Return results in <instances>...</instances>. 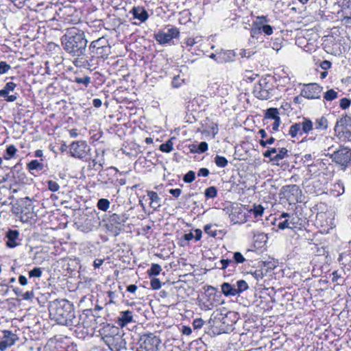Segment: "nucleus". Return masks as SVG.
I'll use <instances>...</instances> for the list:
<instances>
[{
  "label": "nucleus",
  "instance_id": "obj_1",
  "mask_svg": "<svg viewBox=\"0 0 351 351\" xmlns=\"http://www.w3.org/2000/svg\"><path fill=\"white\" fill-rule=\"evenodd\" d=\"M49 316L58 324L67 326H77L81 324L80 320L87 317L83 314L77 317L73 305L66 300H56L49 306Z\"/></svg>",
  "mask_w": 351,
  "mask_h": 351
},
{
  "label": "nucleus",
  "instance_id": "obj_2",
  "mask_svg": "<svg viewBox=\"0 0 351 351\" xmlns=\"http://www.w3.org/2000/svg\"><path fill=\"white\" fill-rule=\"evenodd\" d=\"M60 40L64 50L71 56L78 59L85 55L88 40L83 30L71 28L67 30Z\"/></svg>",
  "mask_w": 351,
  "mask_h": 351
},
{
  "label": "nucleus",
  "instance_id": "obj_3",
  "mask_svg": "<svg viewBox=\"0 0 351 351\" xmlns=\"http://www.w3.org/2000/svg\"><path fill=\"white\" fill-rule=\"evenodd\" d=\"M102 335V340L112 351H119L125 348V341L118 327L108 325L103 329Z\"/></svg>",
  "mask_w": 351,
  "mask_h": 351
},
{
  "label": "nucleus",
  "instance_id": "obj_4",
  "mask_svg": "<svg viewBox=\"0 0 351 351\" xmlns=\"http://www.w3.org/2000/svg\"><path fill=\"white\" fill-rule=\"evenodd\" d=\"M88 49L93 58H105L110 53V46L105 37H101L90 43Z\"/></svg>",
  "mask_w": 351,
  "mask_h": 351
},
{
  "label": "nucleus",
  "instance_id": "obj_5",
  "mask_svg": "<svg viewBox=\"0 0 351 351\" xmlns=\"http://www.w3.org/2000/svg\"><path fill=\"white\" fill-rule=\"evenodd\" d=\"M326 156H329L332 161L339 165L343 170L351 166V149L348 147L340 146L338 149Z\"/></svg>",
  "mask_w": 351,
  "mask_h": 351
},
{
  "label": "nucleus",
  "instance_id": "obj_6",
  "mask_svg": "<svg viewBox=\"0 0 351 351\" xmlns=\"http://www.w3.org/2000/svg\"><path fill=\"white\" fill-rule=\"evenodd\" d=\"M161 341L154 333L143 334L138 340V351H158Z\"/></svg>",
  "mask_w": 351,
  "mask_h": 351
},
{
  "label": "nucleus",
  "instance_id": "obj_7",
  "mask_svg": "<svg viewBox=\"0 0 351 351\" xmlns=\"http://www.w3.org/2000/svg\"><path fill=\"white\" fill-rule=\"evenodd\" d=\"M334 130L339 138L351 141V117L345 116L337 120Z\"/></svg>",
  "mask_w": 351,
  "mask_h": 351
},
{
  "label": "nucleus",
  "instance_id": "obj_8",
  "mask_svg": "<svg viewBox=\"0 0 351 351\" xmlns=\"http://www.w3.org/2000/svg\"><path fill=\"white\" fill-rule=\"evenodd\" d=\"M313 129V122L310 119L304 117L301 122L291 125L289 135L291 138H295L298 136H302L304 134H308Z\"/></svg>",
  "mask_w": 351,
  "mask_h": 351
},
{
  "label": "nucleus",
  "instance_id": "obj_9",
  "mask_svg": "<svg viewBox=\"0 0 351 351\" xmlns=\"http://www.w3.org/2000/svg\"><path fill=\"white\" fill-rule=\"evenodd\" d=\"M90 151V147L86 141H73L69 145V152L72 157L84 160Z\"/></svg>",
  "mask_w": 351,
  "mask_h": 351
},
{
  "label": "nucleus",
  "instance_id": "obj_10",
  "mask_svg": "<svg viewBox=\"0 0 351 351\" xmlns=\"http://www.w3.org/2000/svg\"><path fill=\"white\" fill-rule=\"evenodd\" d=\"M322 91V87L316 83L304 84L302 89L300 96L308 99H319Z\"/></svg>",
  "mask_w": 351,
  "mask_h": 351
},
{
  "label": "nucleus",
  "instance_id": "obj_11",
  "mask_svg": "<svg viewBox=\"0 0 351 351\" xmlns=\"http://www.w3.org/2000/svg\"><path fill=\"white\" fill-rule=\"evenodd\" d=\"M254 94L260 99H268L272 96V89L265 79L261 80L255 86Z\"/></svg>",
  "mask_w": 351,
  "mask_h": 351
},
{
  "label": "nucleus",
  "instance_id": "obj_12",
  "mask_svg": "<svg viewBox=\"0 0 351 351\" xmlns=\"http://www.w3.org/2000/svg\"><path fill=\"white\" fill-rule=\"evenodd\" d=\"M180 35V31L177 27H171L167 29V32H159L155 34L156 40L161 45L169 43L173 38H178Z\"/></svg>",
  "mask_w": 351,
  "mask_h": 351
},
{
  "label": "nucleus",
  "instance_id": "obj_13",
  "mask_svg": "<svg viewBox=\"0 0 351 351\" xmlns=\"http://www.w3.org/2000/svg\"><path fill=\"white\" fill-rule=\"evenodd\" d=\"M17 340L18 337L15 334L10 330H4L3 339L0 341V350H5L13 346Z\"/></svg>",
  "mask_w": 351,
  "mask_h": 351
},
{
  "label": "nucleus",
  "instance_id": "obj_14",
  "mask_svg": "<svg viewBox=\"0 0 351 351\" xmlns=\"http://www.w3.org/2000/svg\"><path fill=\"white\" fill-rule=\"evenodd\" d=\"M16 87V84L10 82L6 83L3 89L0 90V97H3L8 102H13L16 100L17 95H10V92L13 91Z\"/></svg>",
  "mask_w": 351,
  "mask_h": 351
},
{
  "label": "nucleus",
  "instance_id": "obj_15",
  "mask_svg": "<svg viewBox=\"0 0 351 351\" xmlns=\"http://www.w3.org/2000/svg\"><path fill=\"white\" fill-rule=\"evenodd\" d=\"M301 193L300 187L296 184L286 185L282 187L281 194L284 197L292 201L294 198L292 196L298 197Z\"/></svg>",
  "mask_w": 351,
  "mask_h": 351
},
{
  "label": "nucleus",
  "instance_id": "obj_16",
  "mask_svg": "<svg viewBox=\"0 0 351 351\" xmlns=\"http://www.w3.org/2000/svg\"><path fill=\"white\" fill-rule=\"evenodd\" d=\"M19 232L17 230H9L5 235L8 239L6 245L10 248H14L20 244Z\"/></svg>",
  "mask_w": 351,
  "mask_h": 351
},
{
  "label": "nucleus",
  "instance_id": "obj_17",
  "mask_svg": "<svg viewBox=\"0 0 351 351\" xmlns=\"http://www.w3.org/2000/svg\"><path fill=\"white\" fill-rule=\"evenodd\" d=\"M236 53L232 50H221L219 51L218 64L233 62Z\"/></svg>",
  "mask_w": 351,
  "mask_h": 351
},
{
  "label": "nucleus",
  "instance_id": "obj_18",
  "mask_svg": "<svg viewBox=\"0 0 351 351\" xmlns=\"http://www.w3.org/2000/svg\"><path fill=\"white\" fill-rule=\"evenodd\" d=\"M300 219L294 215H291L288 219H285L284 221H280L278 224V228L280 230H285L286 228L293 229L296 228V224Z\"/></svg>",
  "mask_w": 351,
  "mask_h": 351
},
{
  "label": "nucleus",
  "instance_id": "obj_19",
  "mask_svg": "<svg viewBox=\"0 0 351 351\" xmlns=\"http://www.w3.org/2000/svg\"><path fill=\"white\" fill-rule=\"evenodd\" d=\"M131 13L134 19L139 20L141 23L146 21L149 17L147 10L144 7L141 6L134 7L131 10Z\"/></svg>",
  "mask_w": 351,
  "mask_h": 351
},
{
  "label": "nucleus",
  "instance_id": "obj_20",
  "mask_svg": "<svg viewBox=\"0 0 351 351\" xmlns=\"http://www.w3.org/2000/svg\"><path fill=\"white\" fill-rule=\"evenodd\" d=\"M133 322V315L132 311L128 310L120 312L118 317L117 324L121 327H124L129 323Z\"/></svg>",
  "mask_w": 351,
  "mask_h": 351
},
{
  "label": "nucleus",
  "instance_id": "obj_21",
  "mask_svg": "<svg viewBox=\"0 0 351 351\" xmlns=\"http://www.w3.org/2000/svg\"><path fill=\"white\" fill-rule=\"evenodd\" d=\"M147 195L150 200L149 206L154 210H157L161 206V198L156 192L147 191Z\"/></svg>",
  "mask_w": 351,
  "mask_h": 351
},
{
  "label": "nucleus",
  "instance_id": "obj_22",
  "mask_svg": "<svg viewBox=\"0 0 351 351\" xmlns=\"http://www.w3.org/2000/svg\"><path fill=\"white\" fill-rule=\"evenodd\" d=\"M345 191L344 184L341 180L336 182L332 186L331 193L332 195L338 197L342 195Z\"/></svg>",
  "mask_w": 351,
  "mask_h": 351
},
{
  "label": "nucleus",
  "instance_id": "obj_23",
  "mask_svg": "<svg viewBox=\"0 0 351 351\" xmlns=\"http://www.w3.org/2000/svg\"><path fill=\"white\" fill-rule=\"evenodd\" d=\"M129 219V215L126 213L118 215L116 213L110 216V221L116 224L121 225L125 223Z\"/></svg>",
  "mask_w": 351,
  "mask_h": 351
},
{
  "label": "nucleus",
  "instance_id": "obj_24",
  "mask_svg": "<svg viewBox=\"0 0 351 351\" xmlns=\"http://www.w3.org/2000/svg\"><path fill=\"white\" fill-rule=\"evenodd\" d=\"M221 291L226 296H234L237 295L235 287L228 282H224L221 285Z\"/></svg>",
  "mask_w": 351,
  "mask_h": 351
},
{
  "label": "nucleus",
  "instance_id": "obj_25",
  "mask_svg": "<svg viewBox=\"0 0 351 351\" xmlns=\"http://www.w3.org/2000/svg\"><path fill=\"white\" fill-rule=\"evenodd\" d=\"M315 129L317 130H326L328 128V120L325 117H321L315 119L313 123Z\"/></svg>",
  "mask_w": 351,
  "mask_h": 351
},
{
  "label": "nucleus",
  "instance_id": "obj_26",
  "mask_svg": "<svg viewBox=\"0 0 351 351\" xmlns=\"http://www.w3.org/2000/svg\"><path fill=\"white\" fill-rule=\"evenodd\" d=\"M268 22V19L265 16H258L256 19V21L254 22L253 25L256 26L255 28H252V32L254 34L256 33L257 30H258V27L266 25Z\"/></svg>",
  "mask_w": 351,
  "mask_h": 351
},
{
  "label": "nucleus",
  "instance_id": "obj_27",
  "mask_svg": "<svg viewBox=\"0 0 351 351\" xmlns=\"http://www.w3.org/2000/svg\"><path fill=\"white\" fill-rule=\"evenodd\" d=\"M265 208L261 204H254L253 208L249 210V213L252 214L255 218L263 216Z\"/></svg>",
  "mask_w": 351,
  "mask_h": 351
},
{
  "label": "nucleus",
  "instance_id": "obj_28",
  "mask_svg": "<svg viewBox=\"0 0 351 351\" xmlns=\"http://www.w3.org/2000/svg\"><path fill=\"white\" fill-rule=\"evenodd\" d=\"M288 156V150L285 147H282L278 150V152L271 158V161L277 162L284 159Z\"/></svg>",
  "mask_w": 351,
  "mask_h": 351
},
{
  "label": "nucleus",
  "instance_id": "obj_29",
  "mask_svg": "<svg viewBox=\"0 0 351 351\" xmlns=\"http://www.w3.org/2000/svg\"><path fill=\"white\" fill-rule=\"evenodd\" d=\"M193 147L191 149V152L193 153H204L208 149V143L205 141L201 142L198 145H192Z\"/></svg>",
  "mask_w": 351,
  "mask_h": 351
},
{
  "label": "nucleus",
  "instance_id": "obj_30",
  "mask_svg": "<svg viewBox=\"0 0 351 351\" xmlns=\"http://www.w3.org/2000/svg\"><path fill=\"white\" fill-rule=\"evenodd\" d=\"M98 180L103 184H112L113 180L108 178V174L106 170L99 171Z\"/></svg>",
  "mask_w": 351,
  "mask_h": 351
},
{
  "label": "nucleus",
  "instance_id": "obj_31",
  "mask_svg": "<svg viewBox=\"0 0 351 351\" xmlns=\"http://www.w3.org/2000/svg\"><path fill=\"white\" fill-rule=\"evenodd\" d=\"M279 111L276 108H269L266 110L265 117L267 119H271L276 120V119L280 118L278 116Z\"/></svg>",
  "mask_w": 351,
  "mask_h": 351
},
{
  "label": "nucleus",
  "instance_id": "obj_32",
  "mask_svg": "<svg viewBox=\"0 0 351 351\" xmlns=\"http://www.w3.org/2000/svg\"><path fill=\"white\" fill-rule=\"evenodd\" d=\"M110 202L108 199L105 198H101L98 200L97 206L99 210L102 211H106L110 207Z\"/></svg>",
  "mask_w": 351,
  "mask_h": 351
},
{
  "label": "nucleus",
  "instance_id": "obj_33",
  "mask_svg": "<svg viewBox=\"0 0 351 351\" xmlns=\"http://www.w3.org/2000/svg\"><path fill=\"white\" fill-rule=\"evenodd\" d=\"M237 288H235V290L237 292V295L240 294L244 291H246L249 288L247 283L244 280H238L237 282Z\"/></svg>",
  "mask_w": 351,
  "mask_h": 351
},
{
  "label": "nucleus",
  "instance_id": "obj_34",
  "mask_svg": "<svg viewBox=\"0 0 351 351\" xmlns=\"http://www.w3.org/2000/svg\"><path fill=\"white\" fill-rule=\"evenodd\" d=\"M160 150L162 152L169 153L173 150L172 138L168 140L165 143L160 145Z\"/></svg>",
  "mask_w": 351,
  "mask_h": 351
},
{
  "label": "nucleus",
  "instance_id": "obj_35",
  "mask_svg": "<svg viewBox=\"0 0 351 351\" xmlns=\"http://www.w3.org/2000/svg\"><path fill=\"white\" fill-rule=\"evenodd\" d=\"M17 151V149L14 145H10L7 147L5 154L3 156V158L5 160H10L11 158H12L16 152Z\"/></svg>",
  "mask_w": 351,
  "mask_h": 351
},
{
  "label": "nucleus",
  "instance_id": "obj_36",
  "mask_svg": "<svg viewBox=\"0 0 351 351\" xmlns=\"http://www.w3.org/2000/svg\"><path fill=\"white\" fill-rule=\"evenodd\" d=\"M161 271L162 268L160 265L158 264L154 263L152 265L150 269L147 271V274L149 276H158Z\"/></svg>",
  "mask_w": 351,
  "mask_h": 351
},
{
  "label": "nucleus",
  "instance_id": "obj_37",
  "mask_svg": "<svg viewBox=\"0 0 351 351\" xmlns=\"http://www.w3.org/2000/svg\"><path fill=\"white\" fill-rule=\"evenodd\" d=\"M215 162L218 167H225L228 165V160L221 156L217 155L215 158Z\"/></svg>",
  "mask_w": 351,
  "mask_h": 351
},
{
  "label": "nucleus",
  "instance_id": "obj_38",
  "mask_svg": "<svg viewBox=\"0 0 351 351\" xmlns=\"http://www.w3.org/2000/svg\"><path fill=\"white\" fill-rule=\"evenodd\" d=\"M204 195L207 199L215 198L217 195V189L215 186H209L205 190Z\"/></svg>",
  "mask_w": 351,
  "mask_h": 351
},
{
  "label": "nucleus",
  "instance_id": "obj_39",
  "mask_svg": "<svg viewBox=\"0 0 351 351\" xmlns=\"http://www.w3.org/2000/svg\"><path fill=\"white\" fill-rule=\"evenodd\" d=\"M29 170H42L43 169V165L37 160H33L27 165Z\"/></svg>",
  "mask_w": 351,
  "mask_h": 351
},
{
  "label": "nucleus",
  "instance_id": "obj_40",
  "mask_svg": "<svg viewBox=\"0 0 351 351\" xmlns=\"http://www.w3.org/2000/svg\"><path fill=\"white\" fill-rule=\"evenodd\" d=\"M232 263L234 264H241L243 263L246 259L243 256V254L239 252H236L233 254V258H232Z\"/></svg>",
  "mask_w": 351,
  "mask_h": 351
},
{
  "label": "nucleus",
  "instance_id": "obj_41",
  "mask_svg": "<svg viewBox=\"0 0 351 351\" xmlns=\"http://www.w3.org/2000/svg\"><path fill=\"white\" fill-rule=\"evenodd\" d=\"M248 273L252 274V276L257 281H259L260 280H262L263 278V277L265 276V274L264 273V271H263V270L262 269H256L254 271H250Z\"/></svg>",
  "mask_w": 351,
  "mask_h": 351
},
{
  "label": "nucleus",
  "instance_id": "obj_42",
  "mask_svg": "<svg viewBox=\"0 0 351 351\" xmlns=\"http://www.w3.org/2000/svg\"><path fill=\"white\" fill-rule=\"evenodd\" d=\"M73 82H75L77 84H82L86 87H87L88 86V84L90 83L91 79L88 76H85L84 77H75Z\"/></svg>",
  "mask_w": 351,
  "mask_h": 351
},
{
  "label": "nucleus",
  "instance_id": "obj_43",
  "mask_svg": "<svg viewBox=\"0 0 351 351\" xmlns=\"http://www.w3.org/2000/svg\"><path fill=\"white\" fill-rule=\"evenodd\" d=\"M337 97V93L333 89L328 90L324 94V98L327 101H332Z\"/></svg>",
  "mask_w": 351,
  "mask_h": 351
},
{
  "label": "nucleus",
  "instance_id": "obj_44",
  "mask_svg": "<svg viewBox=\"0 0 351 351\" xmlns=\"http://www.w3.org/2000/svg\"><path fill=\"white\" fill-rule=\"evenodd\" d=\"M195 178V173L193 171H189L183 177V181L186 183H191Z\"/></svg>",
  "mask_w": 351,
  "mask_h": 351
},
{
  "label": "nucleus",
  "instance_id": "obj_45",
  "mask_svg": "<svg viewBox=\"0 0 351 351\" xmlns=\"http://www.w3.org/2000/svg\"><path fill=\"white\" fill-rule=\"evenodd\" d=\"M43 271L40 267H34L32 270L29 271V276L30 278L36 277L40 278L42 276Z\"/></svg>",
  "mask_w": 351,
  "mask_h": 351
},
{
  "label": "nucleus",
  "instance_id": "obj_46",
  "mask_svg": "<svg viewBox=\"0 0 351 351\" xmlns=\"http://www.w3.org/2000/svg\"><path fill=\"white\" fill-rule=\"evenodd\" d=\"M47 186L48 189L52 192H56L60 189L59 184L53 180H49L47 182Z\"/></svg>",
  "mask_w": 351,
  "mask_h": 351
},
{
  "label": "nucleus",
  "instance_id": "obj_47",
  "mask_svg": "<svg viewBox=\"0 0 351 351\" xmlns=\"http://www.w3.org/2000/svg\"><path fill=\"white\" fill-rule=\"evenodd\" d=\"M184 82V80L181 79L179 75H176L173 77L171 85L173 88H179Z\"/></svg>",
  "mask_w": 351,
  "mask_h": 351
},
{
  "label": "nucleus",
  "instance_id": "obj_48",
  "mask_svg": "<svg viewBox=\"0 0 351 351\" xmlns=\"http://www.w3.org/2000/svg\"><path fill=\"white\" fill-rule=\"evenodd\" d=\"M11 66L10 64L4 61L0 62V75L4 74L10 69Z\"/></svg>",
  "mask_w": 351,
  "mask_h": 351
},
{
  "label": "nucleus",
  "instance_id": "obj_49",
  "mask_svg": "<svg viewBox=\"0 0 351 351\" xmlns=\"http://www.w3.org/2000/svg\"><path fill=\"white\" fill-rule=\"evenodd\" d=\"M204 230L206 234L211 236L212 237H215L217 236V230H213L212 225L210 224L206 225Z\"/></svg>",
  "mask_w": 351,
  "mask_h": 351
},
{
  "label": "nucleus",
  "instance_id": "obj_50",
  "mask_svg": "<svg viewBox=\"0 0 351 351\" xmlns=\"http://www.w3.org/2000/svg\"><path fill=\"white\" fill-rule=\"evenodd\" d=\"M150 285L151 287L154 290H158L161 287V282L158 278H152Z\"/></svg>",
  "mask_w": 351,
  "mask_h": 351
},
{
  "label": "nucleus",
  "instance_id": "obj_51",
  "mask_svg": "<svg viewBox=\"0 0 351 351\" xmlns=\"http://www.w3.org/2000/svg\"><path fill=\"white\" fill-rule=\"evenodd\" d=\"M262 30L265 34L271 35L273 33V27L269 25L258 27V31Z\"/></svg>",
  "mask_w": 351,
  "mask_h": 351
},
{
  "label": "nucleus",
  "instance_id": "obj_52",
  "mask_svg": "<svg viewBox=\"0 0 351 351\" xmlns=\"http://www.w3.org/2000/svg\"><path fill=\"white\" fill-rule=\"evenodd\" d=\"M255 53L254 51H250V50H246L244 49H242L240 50L239 55L241 58H250L252 55Z\"/></svg>",
  "mask_w": 351,
  "mask_h": 351
},
{
  "label": "nucleus",
  "instance_id": "obj_53",
  "mask_svg": "<svg viewBox=\"0 0 351 351\" xmlns=\"http://www.w3.org/2000/svg\"><path fill=\"white\" fill-rule=\"evenodd\" d=\"M204 324V321L202 318L195 319L193 322V326L194 329L201 328Z\"/></svg>",
  "mask_w": 351,
  "mask_h": 351
},
{
  "label": "nucleus",
  "instance_id": "obj_54",
  "mask_svg": "<svg viewBox=\"0 0 351 351\" xmlns=\"http://www.w3.org/2000/svg\"><path fill=\"white\" fill-rule=\"evenodd\" d=\"M281 38H276L274 42H272L270 45L274 50L279 51L281 48Z\"/></svg>",
  "mask_w": 351,
  "mask_h": 351
},
{
  "label": "nucleus",
  "instance_id": "obj_55",
  "mask_svg": "<svg viewBox=\"0 0 351 351\" xmlns=\"http://www.w3.org/2000/svg\"><path fill=\"white\" fill-rule=\"evenodd\" d=\"M201 40L200 38L199 37H196V38H188L186 40V45L187 46H189V47H192L195 44L197 43L198 42H199Z\"/></svg>",
  "mask_w": 351,
  "mask_h": 351
},
{
  "label": "nucleus",
  "instance_id": "obj_56",
  "mask_svg": "<svg viewBox=\"0 0 351 351\" xmlns=\"http://www.w3.org/2000/svg\"><path fill=\"white\" fill-rule=\"evenodd\" d=\"M350 103L351 101L349 99L344 97L340 100L339 106L342 109L345 110L350 106Z\"/></svg>",
  "mask_w": 351,
  "mask_h": 351
},
{
  "label": "nucleus",
  "instance_id": "obj_57",
  "mask_svg": "<svg viewBox=\"0 0 351 351\" xmlns=\"http://www.w3.org/2000/svg\"><path fill=\"white\" fill-rule=\"evenodd\" d=\"M220 263L221 265V267H220L221 269H226L230 264L232 263V259H221Z\"/></svg>",
  "mask_w": 351,
  "mask_h": 351
},
{
  "label": "nucleus",
  "instance_id": "obj_58",
  "mask_svg": "<svg viewBox=\"0 0 351 351\" xmlns=\"http://www.w3.org/2000/svg\"><path fill=\"white\" fill-rule=\"evenodd\" d=\"M276 152H277L276 148H270V149H268L266 152H265L263 155L265 158H269V159L271 160V158H273V156H271V155L273 154H276Z\"/></svg>",
  "mask_w": 351,
  "mask_h": 351
},
{
  "label": "nucleus",
  "instance_id": "obj_59",
  "mask_svg": "<svg viewBox=\"0 0 351 351\" xmlns=\"http://www.w3.org/2000/svg\"><path fill=\"white\" fill-rule=\"evenodd\" d=\"M34 291H28L23 294V299L25 300H32L34 298Z\"/></svg>",
  "mask_w": 351,
  "mask_h": 351
},
{
  "label": "nucleus",
  "instance_id": "obj_60",
  "mask_svg": "<svg viewBox=\"0 0 351 351\" xmlns=\"http://www.w3.org/2000/svg\"><path fill=\"white\" fill-rule=\"evenodd\" d=\"M322 69L326 71L331 67V62L328 60H324L320 63Z\"/></svg>",
  "mask_w": 351,
  "mask_h": 351
},
{
  "label": "nucleus",
  "instance_id": "obj_61",
  "mask_svg": "<svg viewBox=\"0 0 351 351\" xmlns=\"http://www.w3.org/2000/svg\"><path fill=\"white\" fill-rule=\"evenodd\" d=\"M209 175V170L207 168H201L197 173L198 176L207 177Z\"/></svg>",
  "mask_w": 351,
  "mask_h": 351
},
{
  "label": "nucleus",
  "instance_id": "obj_62",
  "mask_svg": "<svg viewBox=\"0 0 351 351\" xmlns=\"http://www.w3.org/2000/svg\"><path fill=\"white\" fill-rule=\"evenodd\" d=\"M182 193V190L180 189H170L169 193L171 194L173 197L178 198Z\"/></svg>",
  "mask_w": 351,
  "mask_h": 351
},
{
  "label": "nucleus",
  "instance_id": "obj_63",
  "mask_svg": "<svg viewBox=\"0 0 351 351\" xmlns=\"http://www.w3.org/2000/svg\"><path fill=\"white\" fill-rule=\"evenodd\" d=\"M215 307V304L213 302H209L208 304L203 303L202 306V308L204 311L211 310Z\"/></svg>",
  "mask_w": 351,
  "mask_h": 351
},
{
  "label": "nucleus",
  "instance_id": "obj_64",
  "mask_svg": "<svg viewBox=\"0 0 351 351\" xmlns=\"http://www.w3.org/2000/svg\"><path fill=\"white\" fill-rule=\"evenodd\" d=\"M280 122H281L280 117L278 118V119H276V120H274V122L272 124V130L274 131H278V128L280 126Z\"/></svg>",
  "mask_w": 351,
  "mask_h": 351
}]
</instances>
